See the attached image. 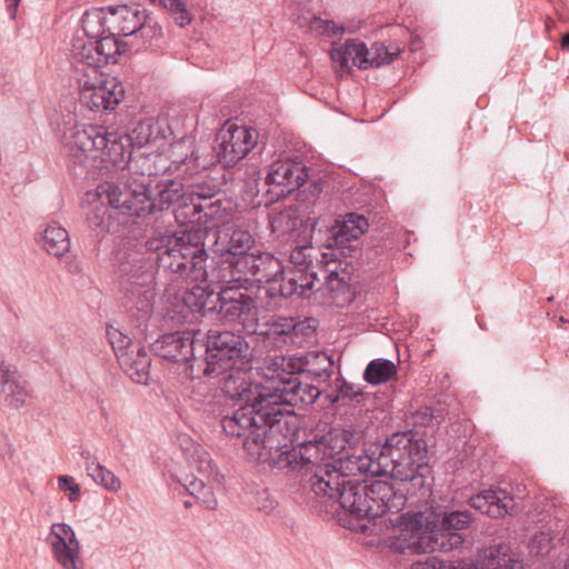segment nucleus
I'll return each instance as SVG.
<instances>
[{"label": "nucleus", "mask_w": 569, "mask_h": 569, "mask_svg": "<svg viewBox=\"0 0 569 569\" xmlns=\"http://www.w3.org/2000/svg\"><path fill=\"white\" fill-rule=\"evenodd\" d=\"M213 184L208 181L193 183L184 189L178 179H159L152 184L133 179L131 182L104 181L99 183L90 201L86 218L83 244L98 256L102 239L111 232L118 216L134 220L153 217L172 208L174 220L182 226L189 219L213 211Z\"/></svg>", "instance_id": "obj_1"}, {"label": "nucleus", "mask_w": 569, "mask_h": 569, "mask_svg": "<svg viewBox=\"0 0 569 569\" xmlns=\"http://www.w3.org/2000/svg\"><path fill=\"white\" fill-rule=\"evenodd\" d=\"M176 233L179 239L177 248L179 262L177 267H188L190 283L178 286L169 281L162 295L164 319L174 325L200 321L207 313H213V306L207 307L213 295V280L209 279L206 262L209 258L204 241L213 231V211L189 219Z\"/></svg>", "instance_id": "obj_2"}, {"label": "nucleus", "mask_w": 569, "mask_h": 569, "mask_svg": "<svg viewBox=\"0 0 569 569\" xmlns=\"http://www.w3.org/2000/svg\"><path fill=\"white\" fill-rule=\"evenodd\" d=\"M475 520V513L469 509L441 505L402 513L397 518L400 533L393 546L397 550L410 549L417 553L448 552L463 545L465 532Z\"/></svg>", "instance_id": "obj_3"}, {"label": "nucleus", "mask_w": 569, "mask_h": 569, "mask_svg": "<svg viewBox=\"0 0 569 569\" xmlns=\"http://www.w3.org/2000/svg\"><path fill=\"white\" fill-rule=\"evenodd\" d=\"M320 496L338 505L335 516L341 527L361 533L378 518L400 511L407 501L405 492L386 480H342Z\"/></svg>", "instance_id": "obj_4"}, {"label": "nucleus", "mask_w": 569, "mask_h": 569, "mask_svg": "<svg viewBox=\"0 0 569 569\" xmlns=\"http://www.w3.org/2000/svg\"><path fill=\"white\" fill-rule=\"evenodd\" d=\"M222 432L234 438L249 453L262 456L260 449L272 450L278 435L283 442H300V417L293 411L281 408V403H262L241 406L231 417L221 419Z\"/></svg>", "instance_id": "obj_5"}, {"label": "nucleus", "mask_w": 569, "mask_h": 569, "mask_svg": "<svg viewBox=\"0 0 569 569\" xmlns=\"http://www.w3.org/2000/svg\"><path fill=\"white\" fill-rule=\"evenodd\" d=\"M426 436V431L407 429L392 432L378 445L376 471L403 482L406 497L425 498L431 492L433 477Z\"/></svg>", "instance_id": "obj_6"}, {"label": "nucleus", "mask_w": 569, "mask_h": 569, "mask_svg": "<svg viewBox=\"0 0 569 569\" xmlns=\"http://www.w3.org/2000/svg\"><path fill=\"white\" fill-rule=\"evenodd\" d=\"M64 144L66 166L70 174H88L89 167L107 171L124 170L129 167L136 150L129 133L123 128L113 131L98 126H88L71 136Z\"/></svg>", "instance_id": "obj_7"}, {"label": "nucleus", "mask_w": 569, "mask_h": 569, "mask_svg": "<svg viewBox=\"0 0 569 569\" xmlns=\"http://www.w3.org/2000/svg\"><path fill=\"white\" fill-rule=\"evenodd\" d=\"M156 272L152 254L147 250L129 254L114 270L119 305L134 320L137 327L146 323L153 312Z\"/></svg>", "instance_id": "obj_8"}, {"label": "nucleus", "mask_w": 569, "mask_h": 569, "mask_svg": "<svg viewBox=\"0 0 569 569\" xmlns=\"http://www.w3.org/2000/svg\"><path fill=\"white\" fill-rule=\"evenodd\" d=\"M84 41L80 37L72 39V51L80 56V61L98 71L119 62V58L130 51L131 43L122 40L113 30L101 11H86L80 19Z\"/></svg>", "instance_id": "obj_9"}, {"label": "nucleus", "mask_w": 569, "mask_h": 569, "mask_svg": "<svg viewBox=\"0 0 569 569\" xmlns=\"http://www.w3.org/2000/svg\"><path fill=\"white\" fill-rule=\"evenodd\" d=\"M378 445L368 450L361 449L357 453L356 449H347L346 452L338 456L333 461H327L317 466L310 476L309 485L316 495L330 489V486L342 482V480H358L350 476L371 473L372 476H381V471L377 468Z\"/></svg>", "instance_id": "obj_10"}, {"label": "nucleus", "mask_w": 569, "mask_h": 569, "mask_svg": "<svg viewBox=\"0 0 569 569\" xmlns=\"http://www.w3.org/2000/svg\"><path fill=\"white\" fill-rule=\"evenodd\" d=\"M194 333L192 337H184L179 331L167 332L150 343V350L153 355L172 363H187L190 370L191 380L194 381V367L198 350H203L206 366L203 372L210 376L213 372V329H209L203 339H199Z\"/></svg>", "instance_id": "obj_11"}, {"label": "nucleus", "mask_w": 569, "mask_h": 569, "mask_svg": "<svg viewBox=\"0 0 569 569\" xmlns=\"http://www.w3.org/2000/svg\"><path fill=\"white\" fill-rule=\"evenodd\" d=\"M233 271H216V316L226 322H236L256 309L249 293V279Z\"/></svg>", "instance_id": "obj_12"}, {"label": "nucleus", "mask_w": 569, "mask_h": 569, "mask_svg": "<svg viewBox=\"0 0 569 569\" xmlns=\"http://www.w3.org/2000/svg\"><path fill=\"white\" fill-rule=\"evenodd\" d=\"M257 139V130L238 126L230 119L216 131V142L220 141L219 150L216 151V167L221 166V179L224 184L232 181L231 169L254 148Z\"/></svg>", "instance_id": "obj_13"}, {"label": "nucleus", "mask_w": 569, "mask_h": 569, "mask_svg": "<svg viewBox=\"0 0 569 569\" xmlns=\"http://www.w3.org/2000/svg\"><path fill=\"white\" fill-rule=\"evenodd\" d=\"M254 244L252 234L238 222H216V271L239 272Z\"/></svg>", "instance_id": "obj_14"}, {"label": "nucleus", "mask_w": 569, "mask_h": 569, "mask_svg": "<svg viewBox=\"0 0 569 569\" xmlns=\"http://www.w3.org/2000/svg\"><path fill=\"white\" fill-rule=\"evenodd\" d=\"M126 101V88L118 77L99 72L96 81L79 84V103L89 111L110 114Z\"/></svg>", "instance_id": "obj_15"}, {"label": "nucleus", "mask_w": 569, "mask_h": 569, "mask_svg": "<svg viewBox=\"0 0 569 569\" xmlns=\"http://www.w3.org/2000/svg\"><path fill=\"white\" fill-rule=\"evenodd\" d=\"M279 382L273 392H268L264 397H258L257 399L261 400L262 403H281V408L289 406L305 409L316 403V401H319L322 409L327 408L323 407V400H321L325 391L313 386L308 379L305 378L303 380L301 377L296 376L280 377Z\"/></svg>", "instance_id": "obj_16"}, {"label": "nucleus", "mask_w": 569, "mask_h": 569, "mask_svg": "<svg viewBox=\"0 0 569 569\" xmlns=\"http://www.w3.org/2000/svg\"><path fill=\"white\" fill-rule=\"evenodd\" d=\"M513 563L511 548L501 542L481 550L477 565L461 559L451 561L428 557L426 561L413 562L411 569H513Z\"/></svg>", "instance_id": "obj_17"}, {"label": "nucleus", "mask_w": 569, "mask_h": 569, "mask_svg": "<svg viewBox=\"0 0 569 569\" xmlns=\"http://www.w3.org/2000/svg\"><path fill=\"white\" fill-rule=\"evenodd\" d=\"M369 228L365 214L347 212L333 219L332 234L326 239V248L337 250L343 258H353L358 254V240Z\"/></svg>", "instance_id": "obj_18"}, {"label": "nucleus", "mask_w": 569, "mask_h": 569, "mask_svg": "<svg viewBox=\"0 0 569 569\" xmlns=\"http://www.w3.org/2000/svg\"><path fill=\"white\" fill-rule=\"evenodd\" d=\"M179 120L166 117H140L131 122L132 128H126L137 150L156 146L160 149L167 140L173 142L179 137L177 130Z\"/></svg>", "instance_id": "obj_19"}, {"label": "nucleus", "mask_w": 569, "mask_h": 569, "mask_svg": "<svg viewBox=\"0 0 569 569\" xmlns=\"http://www.w3.org/2000/svg\"><path fill=\"white\" fill-rule=\"evenodd\" d=\"M307 178V168L300 161L289 159L274 161L266 177V184L272 186L267 190L270 196L268 201L276 202L289 197L303 186Z\"/></svg>", "instance_id": "obj_20"}, {"label": "nucleus", "mask_w": 569, "mask_h": 569, "mask_svg": "<svg viewBox=\"0 0 569 569\" xmlns=\"http://www.w3.org/2000/svg\"><path fill=\"white\" fill-rule=\"evenodd\" d=\"M46 541L51 548L53 559L63 569H83L81 543L69 523H52Z\"/></svg>", "instance_id": "obj_21"}, {"label": "nucleus", "mask_w": 569, "mask_h": 569, "mask_svg": "<svg viewBox=\"0 0 569 569\" xmlns=\"http://www.w3.org/2000/svg\"><path fill=\"white\" fill-rule=\"evenodd\" d=\"M178 241L176 233L160 232L158 236L148 238L144 248L152 254L157 271L163 269L164 272L173 273L174 278L170 281L174 280L180 286L179 279H182L188 286L190 283L188 267L176 266L179 262L176 248L179 247Z\"/></svg>", "instance_id": "obj_22"}, {"label": "nucleus", "mask_w": 569, "mask_h": 569, "mask_svg": "<svg viewBox=\"0 0 569 569\" xmlns=\"http://www.w3.org/2000/svg\"><path fill=\"white\" fill-rule=\"evenodd\" d=\"M363 437L360 431L355 429H346L340 426H331L329 430L322 435L316 433L312 439L308 440L309 448L315 449L318 455V462L328 459L333 461L335 458L346 452L347 449H356L361 443Z\"/></svg>", "instance_id": "obj_23"}, {"label": "nucleus", "mask_w": 569, "mask_h": 569, "mask_svg": "<svg viewBox=\"0 0 569 569\" xmlns=\"http://www.w3.org/2000/svg\"><path fill=\"white\" fill-rule=\"evenodd\" d=\"M104 16V21H108L110 30L120 38L136 36L144 26L148 19V10L140 3L134 4H110L106 8L97 9Z\"/></svg>", "instance_id": "obj_24"}, {"label": "nucleus", "mask_w": 569, "mask_h": 569, "mask_svg": "<svg viewBox=\"0 0 569 569\" xmlns=\"http://www.w3.org/2000/svg\"><path fill=\"white\" fill-rule=\"evenodd\" d=\"M249 343L240 333L216 330V373L221 370L246 367Z\"/></svg>", "instance_id": "obj_25"}, {"label": "nucleus", "mask_w": 569, "mask_h": 569, "mask_svg": "<svg viewBox=\"0 0 569 569\" xmlns=\"http://www.w3.org/2000/svg\"><path fill=\"white\" fill-rule=\"evenodd\" d=\"M191 144V137L187 132L179 134L176 141L170 142L172 164L176 169L191 176L201 170H211L213 168V146H210L209 157L202 158L196 149L188 152Z\"/></svg>", "instance_id": "obj_26"}, {"label": "nucleus", "mask_w": 569, "mask_h": 569, "mask_svg": "<svg viewBox=\"0 0 569 569\" xmlns=\"http://www.w3.org/2000/svg\"><path fill=\"white\" fill-rule=\"evenodd\" d=\"M267 451L273 465L280 469H301L308 465H313L317 468L321 465L318 462V455L315 453V449L309 448L308 440L296 442V445L277 441L276 447L271 451Z\"/></svg>", "instance_id": "obj_27"}, {"label": "nucleus", "mask_w": 569, "mask_h": 569, "mask_svg": "<svg viewBox=\"0 0 569 569\" xmlns=\"http://www.w3.org/2000/svg\"><path fill=\"white\" fill-rule=\"evenodd\" d=\"M468 505L492 519H500L507 515L513 516L518 512L513 497L502 489L481 490L468 499Z\"/></svg>", "instance_id": "obj_28"}, {"label": "nucleus", "mask_w": 569, "mask_h": 569, "mask_svg": "<svg viewBox=\"0 0 569 569\" xmlns=\"http://www.w3.org/2000/svg\"><path fill=\"white\" fill-rule=\"evenodd\" d=\"M244 261L248 262L246 268H239V272H237L243 279H249L250 276L254 281L276 286L281 273H283L284 267L281 260L270 252H261L259 250L251 252Z\"/></svg>", "instance_id": "obj_29"}, {"label": "nucleus", "mask_w": 569, "mask_h": 569, "mask_svg": "<svg viewBox=\"0 0 569 569\" xmlns=\"http://www.w3.org/2000/svg\"><path fill=\"white\" fill-rule=\"evenodd\" d=\"M246 367H238L234 369L219 370L216 377H219L217 383L219 386L221 396L226 399L244 401L243 406L253 405L258 397H264V392H253L250 383L246 381L243 375Z\"/></svg>", "instance_id": "obj_30"}, {"label": "nucleus", "mask_w": 569, "mask_h": 569, "mask_svg": "<svg viewBox=\"0 0 569 569\" xmlns=\"http://www.w3.org/2000/svg\"><path fill=\"white\" fill-rule=\"evenodd\" d=\"M319 271L322 273L325 281L317 288V291H320L325 286L330 298L337 306L341 307L351 305L356 300L357 288L351 284L349 276H341L337 271V267Z\"/></svg>", "instance_id": "obj_31"}, {"label": "nucleus", "mask_w": 569, "mask_h": 569, "mask_svg": "<svg viewBox=\"0 0 569 569\" xmlns=\"http://www.w3.org/2000/svg\"><path fill=\"white\" fill-rule=\"evenodd\" d=\"M7 407L19 409L24 405L26 389L13 378L9 367L0 358V397Z\"/></svg>", "instance_id": "obj_32"}, {"label": "nucleus", "mask_w": 569, "mask_h": 569, "mask_svg": "<svg viewBox=\"0 0 569 569\" xmlns=\"http://www.w3.org/2000/svg\"><path fill=\"white\" fill-rule=\"evenodd\" d=\"M307 291H312V280L303 284L300 282L297 283V279L290 268H284L283 273H281L279 278V282L276 286L272 284L268 287L267 296L270 298H274L276 296L290 298L293 295H298L299 297L309 298L310 295H308Z\"/></svg>", "instance_id": "obj_33"}, {"label": "nucleus", "mask_w": 569, "mask_h": 569, "mask_svg": "<svg viewBox=\"0 0 569 569\" xmlns=\"http://www.w3.org/2000/svg\"><path fill=\"white\" fill-rule=\"evenodd\" d=\"M315 358L326 362L327 366L320 369H311L309 368V361L305 358H290L287 362V368L289 371L287 372L286 377L296 376L301 377V379H309L311 376L316 378L331 377L333 372V361L331 357H328L326 353H317L315 355Z\"/></svg>", "instance_id": "obj_34"}, {"label": "nucleus", "mask_w": 569, "mask_h": 569, "mask_svg": "<svg viewBox=\"0 0 569 569\" xmlns=\"http://www.w3.org/2000/svg\"><path fill=\"white\" fill-rule=\"evenodd\" d=\"M43 249L54 257L64 256L70 249L68 231L57 223L48 224L41 236Z\"/></svg>", "instance_id": "obj_35"}, {"label": "nucleus", "mask_w": 569, "mask_h": 569, "mask_svg": "<svg viewBox=\"0 0 569 569\" xmlns=\"http://www.w3.org/2000/svg\"><path fill=\"white\" fill-rule=\"evenodd\" d=\"M398 373L397 365L385 358H377L368 362L363 371V380L371 386H379L391 381Z\"/></svg>", "instance_id": "obj_36"}, {"label": "nucleus", "mask_w": 569, "mask_h": 569, "mask_svg": "<svg viewBox=\"0 0 569 569\" xmlns=\"http://www.w3.org/2000/svg\"><path fill=\"white\" fill-rule=\"evenodd\" d=\"M335 389L330 392L325 391L323 407L330 408L337 403L346 405L350 401L356 400L359 402V397H365V392L361 388H356V385L347 381L342 377H339L335 381Z\"/></svg>", "instance_id": "obj_37"}, {"label": "nucleus", "mask_w": 569, "mask_h": 569, "mask_svg": "<svg viewBox=\"0 0 569 569\" xmlns=\"http://www.w3.org/2000/svg\"><path fill=\"white\" fill-rule=\"evenodd\" d=\"M226 186L223 181L219 186ZM229 188L222 189L216 184V222H238L240 212L238 210V201L229 196Z\"/></svg>", "instance_id": "obj_38"}, {"label": "nucleus", "mask_w": 569, "mask_h": 569, "mask_svg": "<svg viewBox=\"0 0 569 569\" xmlns=\"http://www.w3.org/2000/svg\"><path fill=\"white\" fill-rule=\"evenodd\" d=\"M202 373H204L202 371ZM213 372L208 377H199L192 386V399L197 410L203 411L208 417L213 413V383L210 381Z\"/></svg>", "instance_id": "obj_39"}, {"label": "nucleus", "mask_w": 569, "mask_h": 569, "mask_svg": "<svg viewBox=\"0 0 569 569\" xmlns=\"http://www.w3.org/2000/svg\"><path fill=\"white\" fill-rule=\"evenodd\" d=\"M120 366L132 380L141 382L142 379H148L151 359L147 351H143V356H136V358L128 357L126 352V357L120 360Z\"/></svg>", "instance_id": "obj_40"}, {"label": "nucleus", "mask_w": 569, "mask_h": 569, "mask_svg": "<svg viewBox=\"0 0 569 569\" xmlns=\"http://www.w3.org/2000/svg\"><path fill=\"white\" fill-rule=\"evenodd\" d=\"M402 48L397 43L375 42L371 46L372 68H380L392 63L402 52Z\"/></svg>", "instance_id": "obj_41"}, {"label": "nucleus", "mask_w": 569, "mask_h": 569, "mask_svg": "<svg viewBox=\"0 0 569 569\" xmlns=\"http://www.w3.org/2000/svg\"><path fill=\"white\" fill-rule=\"evenodd\" d=\"M89 476L93 481L109 491H118L121 487L120 479L101 463H92L87 467Z\"/></svg>", "instance_id": "obj_42"}, {"label": "nucleus", "mask_w": 569, "mask_h": 569, "mask_svg": "<svg viewBox=\"0 0 569 569\" xmlns=\"http://www.w3.org/2000/svg\"><path fill=\"white\" fill-rule=\"evenodd\" d=\"M341 256L337 250H332L331 252H323L321 256V260H319V270L325 269H333L337 267V271L341 276H349L351 280V276L355 271V266L351 261H348L347 258L341 259Z\"/></svg>", "instance_id": "obj_43"}, {"label": "nucleus", "mask_w": 569, "mask_h": 569, "mask_svg": "<svg viewBox=\"0 0 569 569\" xmlns=\"http://www.w3.org/2000/svg\"><path fill=\"white\" fill-rule=\"evenodd\" d=\"M355 44V39H347L346 42L341 46L336 47L333 44L330 51V58L333 63H336L339 68V71L342 73L351 74L352 67L349 63L350 59L352 60L351 50Z\"/></svg>", "instance_id": "obj_44"}, {"label": "nucleus", "mask_w": 569, "mask_h": 569, "mask_svg": "<svg viewBox=\"0 0 569 569\" xmlns=\"http://www.w3.org/2000/svg\"><path fill=\"white\" fill-rule=\"evenodd\" d=\"M159 6L174 14V21L183 28L191 23L193 17L183 0H159Z\"/></svg>", "instance_id": "obj_45"}, {"label": "nucleus", "mask_w": 569, "mask_h": 569, "mask_svg": "<svg viewBox=\"0 0 569 569\" xmlns=\"http://www.w3.org/2000/svg\"><path fill=\"white\" fill-rule=\"evenodd\" d=\"M266 326H268V329L266 331H261L260 335L270 338L272 336L282 337L291 335L297 331L298 323L293 318L278 317L277 319L266 323Z\"/></svg>", "instance_id": "obj_46"}, {"label": "nucleus", "mask_w": 569, "mask_h": 569, "mask_svg": "<svg viewBox=\"0 0 569 569\" xmlns=\"http://www.w3.org/2000/svg\"><path fill=\"white\" fill-rule=\"evenodd\" d=\"M333 219L335 218H330L328 220L326 218L319 217L312 220L310 224L311 243H323L326 246V239L330 238L332 234Z\"/></svg>", "instance_id": "obj_47"}, {"label": "nucleus", "mask_w": 569, "mask_h": 569, "mask_svg": "<svg viewBox=\"0 0 569 569\" xmlns=\"http://www.w3.org/2000/svg\"><path fill=\"white\" fill-rule=\"evenodd\" d=\"M311 29L327 37L341 36L343 33H355V29H346L343 24H337L332 20H323L315 17L311 21Z\"/></svg>", "instance_id": "obj_48"}, {"label": "nucleus", "mask_w": 569, "mask_h": 569, "mask_svg": "<svg viewBox=\"0 0 569 569\" xmlns=\"http://www.w3.org/2000/svg\"><path fill=\"white\" fill-rule=\"evenodd\" d=\"M18 348L27 356H29L34 362L44 360L46 353L42 345L37 339H28L23 336H18L16 340Z\"/></svg>", "instance_id": "obj_49"}, {"label": "nucleus", "mask_w": 569, "mask_h": 569, "mask_svg": "<svg viewBox=\"0 0 569 569\" xmlns=\"http://www.w3.org/2000/svg\"><path fill=\"white\" fill-rule=\"evenodd\" d=\"M352 64L358 67L360 70H367L372 68L371 48L358 39H355V44L351 50Z\"/></svg>", "instance_id": "obj_50"}, {"label": "nucleus", "mask_w": 569, "mask_h": 569, "mask_svg": "<svg viewBox=\"0 0 569 569\" xmlns=\"http://www.w3.org/2000/svg\"><path fill=\"white\" fill-rule=\"evenodd\" d=\"M138 33H140L144 47L147 43L151 46L152 40H158L162 37V27L152 18V13L148 11V19H146L144 26Z\"/></svg>", "instance_id": "obj_51"}, {"label": "nucleus", "mask_w": 569, "mask_h": 569, "mask_svg": "<svg viewBox=\"0 0 569 569\" xmlns=\"http://www.w3.org/2000/svg\"><path fill=\"white\" fill-rule=\"evenodd\" d=\"M290 270L296 277L297 283L300 282L301 284H303L305 282L312 280L313 288L315 283L319 281V273L318 271H315V266H312V261L308 263H295L292 267H290Z\"/></svg>", "instance_id": "obj_52"}, {"label": "nucleus", "mask_w": 569, "mask_h": 569, "mask_svg": "<svg viewBox=\"0 0 569 569\" xmlns=\"http://www.w3.org/2000/svg\"><path fill=\"white\" fill-rule=\"evenodd\" d=\"M58 488L63 492H68V499L70 502H78L81 498V487L76 482L72 476H59Z\"/></svg>", "instance_id": "obj_53"}, {"label": "nucleus", "mask_w": 569, "mask_h": 569, "mask_svg": "<svg viewBox=\"0 0 569 569\" xmlns=\"http://www.w3.org/2000/svg\"><path fill=\"white\" fill-rule=\"evenodd\" d=\"M106 336L114 351L128 349L132 346L131 339L111 325H107Z\"/></svg>", "instance_id": "obj_54"}, {"label": "nucleus", "mask_w": 569, "mask_h": 569, "mask_svg": "<svg viewBox=\"0 0 569 569\" xmlns=\"http://www.w3.org/2000/svg\"><path fill=\"white\" fill-rule=\"evenodd\" d=\"M358 253L363 262H367L368 264H376L379 257L383 253V247L381 246L380 241L372 244L367 243L365 249L358 248Z\"/></svg>", "instance_id": "obj_55"}, {"label": "nucleus", "mask_w": 569, "mask_h": 569, "mask_svg": "<svg viewBox=\"0 0 569 569\" xmlns=\"http://www.w3.org/2000/svg\"><path fill=\"white\" fill-rule=\"evenodd\" d=\"M412 428L411 429H419L426 428L432 425V408L431 407H425L419 410H417L412 417Z\"/></svg>", "instance_id": "obj_56"}, {"label": "nucleus", "mask_w": 569, "mask_h": 569, "mask_svg": "<svg viewBox=\"0 0 569 569\" xmlns=\"http://www.w3.org/2000/svg\"><path fill=\"white\" fill-rule=\"evenodd\" d=\"M532 545H537L538 551L541 552L542 550H548L550 548L551 538L546 532H540L533 536L531 540Z\"/></svg>", "instance_id": "obj_57"}, {"label": "nucleus", "mask_w": 569, "mask_h": 569, "mask_svg": "<svg viewBox=\"0 0 569 569\" xmlns=\"http://www.w3.org/2000/svg\"><path fill=\"white\" fill-rule=\"evenodd\" d=\"M64 264L72 274H79L82 271L81 263L76 256L64 254Z\"/></svg>", "instance_id": "obj_58"}, {"label": "nucleus", "mask_w": 569, "mask_h": 569, "mask_svg": "<svg viewBox=\"0 0 569 569\" xmlns=\"http://www.w3.org/2000/svg\"><path fill=\"white\" fill-rule=\"evenodd\" d=\"M21 0H6L7 11L11 19H16Z\"/></svg>", "instance_id": "obj_59"}, {"label": "nucleus", "mask_w": 569, "mask_h": 569, "mask_svg": "<svg viewBox=\"0 0 569 569\" xmlns=\"http://www.w3.org/2000/svg\"><path fill=\"white\" fill-rule=\"evenodd\" d=\"M446 417V412L442 408H432V425H440Z\"/></svg>", "instance_id": "obj_60"}, {"label": "nucleus", "mask_w": 569, "mask_h": 569, "mask_svg": "<svg viewBox=\"0 0 569 569\" xmlns=\"http://www.w3.org/2000/svg\"><path fill=\"white\" fill-rule=\"evenodd\" d=\"M279 220L281 222L287 220V230H292L296 227V222L295 221H292L290 223V221H291V214L290 213H287V212L280 213Z\"/></svg>", "instance_id": "obj_61"}, {"label": "nucleus", "mask_w": 569, "mask_h": 569, "mask_svg": "<svg viewBox=\"0 0 569 569\" xmlns=\"http://www.w3.org/2000/svg\"><path fill=\"white\" fill-rule=\"evenodd\" d=\"M561 47L562 49L569 50V32L565 33L561 39Z\"/></svg>", "instance_id": "obj_62"}, {"label": "nucleus", "mask_w": 569, "mask_h": 569, "mask_svg": "<svg viewBox=\"0 0 569 569\" xmlns=\"http://www.w3.org/2000/svg\"><path fill=\"white\" fill-rule=\"evenodd\" d=\"M179 439L181 440V445L182 443L188 445L191 441V439L189 437H187V436H182Z\"/></svg>", "instance_id": "obj_63"}, {"label": "nucleus", "mask_w": 569, "mask_h": 569, "mask_svg": "<svg viewBox=\"0 0 569 569\" xmlns=\"http://www.w3.org/2000/svg\"><path fill=\"white\" fill-rule=\"evenodd\" d=\"M202 503H203V505H206V509H207V510H211V509H213V507H211V506H210L209 501H207V500H202Z\"/></svg>", "instance_id": "obj_64"}]
</instances>
